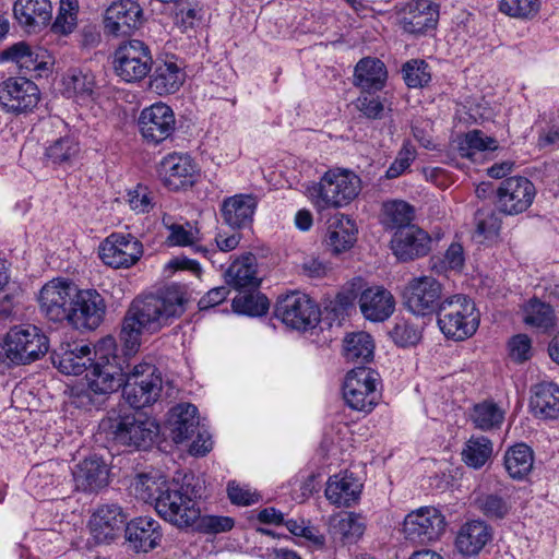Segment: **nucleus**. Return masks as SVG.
Wrapping results in <instances>:
<instances>
[{
	"mask_svg": "<svg viewBox=\"0 0 559 559\" xmlns=\"http://www.w3.org/2000/svg\"><path fill=\"white\" fill-rule=\"evenodd\" d=\"M274 316L292 329L307 330L319 322L320 309L306 294L292 292L278 297Z\"/></svg>",
	"mask_w": 559,
	"mask_h": 559,
	"instance_id": "obj_10",
	"label": "nucleus"
},
{
	"mask_svg": "<svg viewBox=\"0 0 559 559\" xmlns=\"http://www.w3.org/2000/svg\"><path fill=\"white\" fill-rule=\"evenodd\" d=\"M114 71L127 83H136L146 78L153 68L150 46L140 39H128L119 44L114 52Z\"/></svg>",
	"mask_w": 559,
	"mask_h": 559,
	"instance_id": "obj_8",
	"label": "nucleus"
},
{
	"mask_svg": "<svg viewBox=\"0 0 559 559\" xmlns=\"http://www.w3.org/2000/svg\"><path fill=\"white\" fill-rule=\"evenodd\" d=\"M430 263L431 270L437 274H445L448 271L461 272L465 265L463 246L459 242H452L443 257L435 255L430 259Z\"/></svg>",
	"mask_w": 559,
	"mask_h": 559,
	"instance_id": "obj_47",
	"label": "nucleus"
},
{
	"mask_svg": "<svg viewBox=\"0 0 559 559\" xmlns=\"http://www.w3.org/2000/svg\"><path fill=\"white\" fill-rule=\"evenodd\" d=\"M68 92L80 96H91L95 87L94 75L80 69H72L64 78Z\"/></svg>",
	"mask_w": 559,
	"mask_h": 559,
	"instance_id": "obj_54",
	"label": "nucleus"
},
{
	"mask_svg": "<svg viewBox=\"0 0 559 559\" xmlns=\"http://www.w3.org/2000/svg\"><path fill=\"white\" fill-rule=\"evenodd\" d=\"M92 350L87 345H80L76 343L61 345L59 349L51 353V361L64 374L79 376L88 371L93 359L91 357Z\"/></svg>",
	"mask_w": 559,
	"mask_h": 559,
	"instance_id": "obj_29",
	"label": "nucleus"
},
{
	"mask_svg": "<svg viewBox=\"0 0 559 559\" xmlns=\"http://www.w3.org/2000/svg\"><path fill=\"white\" fill-rule=\"evenodd\" d=\"M445 526V518L439 509L421 507L405 516L403 532L407 540L424 545L438 540Z\"/></svg>",
	"mask_w": 559,
	"mask_h": 559,
	"instance_id": "obj_12",
	"label": "nucleus"
},
{
	"mask_svg": "<svg viewBox=\"0 0 559 559\" xmlns=\"http://www.w3.org/2000/svg\"><path fill=\"white\" fill-rule=\"evenodd\" d=\"M189 301L185 286L170 284L150 294L135 298L129 307L121 326L120 337L129 350L140 346L143 330L155 332L180 318Z\"/></svg>",
	"mask_w": 559,
	"mask_h": 559,
	"instance_id": "obj_1",
	"label": "nucleus"
},
{
	"mask_svg": "<svg viewBox=\"0 0 559 559\" xmlns=\"http://www.w3.org/2000/svg\"><path fill=\"white\" fill-rule=\"evenodd\" d=\"M138 124L141 135L147 143L159 144L174 134L176 117L168 105L156 103L141 111Z\"/></svg>",
	"mask_w": 559,
	"mask_h": 559,
	"instance_id": "obj_17",
	"label": "nucleus"
},
{
	"mask_svg": "<svg viewBox=\"0 0 559 559\" xmlns=\"http://www.w3.org/2000/svg\"><path fill=\"white\" fill-rule=\"evenodd\" d=\"M390 336L396 345L402 347L415 345L420 340L419 331L406 321L396 322L390 331Z\"/></svg>",
	"mask_w": 559,
	"mask_h": 559,
	"instance_id": "obj_58",
	"label": "nucleus"
},
{
	"mask_svg": "<svg viewBox=\"0 0 559 559\" xmlns=\"http://www.w3.org/2000/svg\"><path fill=\"white\" fill-rule=\"evenodd\" d=\"M76 285L64 278H53L46 283L38 296L40 312L52 322L68 321Z\"/></svg>",
	"mask_w": 559,
	"mask_h": 559,
	"instance_id": "obj_13",
	"label": "nucleus"
},
{
	"mask_svg": "<svg viewBox=\"0 0 559 559\" xmlns=\"http://www.w3.org/2000/svg\"><path fill=\"white\" fill-rule=\"evenodd\" d=\"M78 12V0H60L59 11L51 24V31L62 35L72 33L76 26Z\"/></svg>",
	"mask_w": 559,
	"mask_h": 559,
	"instance_id": "obj_52",
	"label": "nucleus"
},
{
	"mask_svg": "<svg viewBox=\"0 0 559 559\" xmlns=\"http://www.w3.org/2000/svg\"><path fill=\"white\" fill-rule=\"evenodd\" d=\"M384 224L388 228L400 231L402 228L414 226V207L405 201H391L384 204Z\"/></svg>",
	"mask_w": 559,
	"mask_h": 559,
	"instance_id": "obj_43",
	"label": "nucleus"
},
{
	"mask_svg": "<svg viewBox=\"0 0 559 559\" xmlns=\"http://www.w3.org/2000/svg\"><path fill=\"white\" fill-rule=\"evenodd\" d=\"M267 298L260 293H246L233 299V310L239 314L259 317L269 310Z\"/></svg>",
	"mask_w": 559,
	"mask_h": 559,
	"instance_id": "obj_50",
	"label": "nucleus"
},
{
	"mask_svg": "<svg viewBox=\"0 0 559 559\" xmlns=\"http://www.w3.org/2000/svg\"><path fill=\"white\" fill-rule=\"evenodd\" d=\"M162 388V374L156 366L142 362L126 374L122 396L132 408L141 409L158 400Z\"/></svg>",
	"mask_w": 559,
	"mask_h": 559,
	"instance_id": "obj_7",
	"label": "nucleus"
},
{
	"mask_svg": "<svg viewBox=\"0 0 559 559\" xmlns=\"http://www.w3.org/2000/svg\"><path fill=\"white\" fill-rule=\"evenodd\" d=\"M167 483L150 474H138L131 483L134 497L155 507L157 497L167 487Z\"/></svg>",
	"mask_w": 559,
	"mask_h": 559,
	"instance_id": "obj_45",
	"label": "nucleus"
},
{
	"mask_svg": "<svg viewBox=\"0 0 559 559\" xmlns=\"http://www.w3.org/2000/svg\"><path fill=\"white\" fill-rule=\"evenodd\" d=\"M499 10L511 17L530 19L537 14L539 0H501Z\"/></svg>",
	"mask_w": 559,
	"mask_h": 559,
	"instance_id": "obj_55",
	"label": "nucleus"
},
{
	"mask_svg": "<svg viewBox=\"0 0 559 559\" xmlns=\"http://www.w3.org/2000/svg\"><path fill=\"white\" fill-rule=\"evenodd\" d=\"M105 311V300L97 290L76 287L68 322L76 329L94 330L103 321Z\"/></svg>",
	"mask_w": 559,
	"mask_h": 559,
	"instance_id": "obj_20",
	"label": "nucleus"
},
{
	"mask_svg": "<svg viewBox=\"0 0 559 559\" xmlns=\"http://www.w3.org/2000/svg\"><path fill=\"white\" fill-rule=\"evenodd\" d=\"M39 99L38 86L28 79L9 78L0 83V107L8 114H27Z\"/></svg>",
	"mask_w": 559,
	"mask_h": 559,
	"instance_id": "obj_14",
	"label": "nucleus"
},
{
	"mask_svg": "<svg viewBox=\"0 0 559 559\" xmlns=\"http://www.w3.org/2000/svg\"><path fill=\"white\" fill-rule=\"evenodd\" d=\"M227 495L233 504L251 506L259 501L260 496L251 491L246 486H240L236 481H229L227 485Z\"/></svg>",
	"mask_w": 559,
	"mask_h": 559,
	"instance_id": "obj_61",
	"label": "nucleus"
},
{
	"mask_svg": "<svg viewBox=\"0 0 559 559\" xmlns=\"http://www.w3.org/2000/svg\"><path fill=\"white\" fill-rule=\"evenodd\" d=\"M105 397L100 394L94 393L87 384L86 389L76 392L72 397V404L78 408L92 409L98 408L105 402Z\"/></svg>",
	"mask_w": 559,
	"mask_h": 559,
	"instance_id": "obj_63",
	"label": "nucleus"
},
{
	"mask_svg": "<svg viewBox=\"0 0 559 559\" xmlns=\"http://www.w3.org/2000/svg\"><path fill=\"white\" fill-rule=\"evenodd\" d=\"M171 439L181 443L190 439L200 427L198 408L190 403H180L171 407L168 416Z\"/></svg>",
	"mask_w": 559,
	"mask_h": 559,
	"instance_id": "obj_32",
	"label": "nucleus"
},
{
	"mask_svg": "<svg viewBox=\"0 0 559 559\" xmlns=\"http://www.w3.org/2000/svg\"><path fill=\"white\" fill-rule=\"evenodd\" d=\"M489 459V439L472 437L462 451L463 462L473 468H480Z\"/></svg>",
	"mask_w": 559,
	"mask_h": 559,
	"instance_id": "obj_51",
	"label": "nucleus"
},
{
	"mask_svg": "<svg viewBox=\"0 0 559 559\" xmlns=\"http://www.w3.org/2000/svg\"><path fill=\"white\" fill-rule=\"evenodd\" d=\"M202 483L193 474H185L181 483L168 484L157 497L154 507L157 514L178 528H188L200 519L199 499Z\"/></svg>",
	"mask_w": 559,
	"mask_h": 559,
	"instance_id": "obj_2",
	"label": "nucleus"
},
{
	"mask_svg": "<svg viewBox=\"0 0 559 559\" xmlns=\"http://www.w3.org/2000/svg\"><path fill=\"white\" fill-rule=\"evenodd\" d=\"M440 331L448 338L463 341L471 337L479 325L475 302L464 295L445 298L437 311Z\"/></svg>",
	"mask_w": 559,
	"mask_h": 559,
	"instance_id": "obj_5",
	"label": "nucleus"
},
{
	"mask_svg": "<svg viewBox=\"0 0 559 559\" xmlns=\"http://www.w3.org/2000/svg\"><path fill=\"white\" fill-rule=\"evenodd\" d=\"M258 206V198L253 194H235L224 199L221 214L224 222L233 228H243L251 224Z\"/></svg>",
	"mask_w": 559,
	"mask_h": 559,
	"instance_id": "obj_31",
	"label": "nucleus"
},
{
	"mask_svg": "<svg viewBox=\"0 0 559 559\" xmlns=\"http://www.w3.org/2000/svg\"><path fill=\"white\" fill-rule=\"evenodd\" d=\"M99 428L119 444L148 449L159 432L158 425L143 414L111 411Z\"/></svg>",
	"mask_w": 559,
	"mask_h": 559,
	"instance_id": "obj_3",
	"label": "nucleus"
},
{
	"mask_svg": "<svg viewBox=\"0 0 559 559\" xmlns=\"http://www.w3.org/2000/svg\"><path fill=\"white\" fill-rule=\"evenodd\" d=\"M20 296V287L10 281L8 267L0 261V317L8 319L15 313Z\"/></svg>",
	"mask_w": 559,
	"mask_h": 559,
	"instance_id": "obj_44",
	"label": "nucleus"
},
{
	"mask_svg": "<svg viewBox=\"0 0 559 559\" xmlns=\"http://www.w3.org/2000/svg\"><path fill=\"white\" fill-rule=\"evenodd\" d=\"M127 515L118 504L100 506L90 521L91 532L98 543L114 540L127 525Z\"/></svg>",
	"mask_w": 559,
	"mask_h": 559,
	"instance_id": "obj_24",
	"label": "nucleus"
},
{
	"mask_svg": "<svg viewBox=\"0 0 559 559\" xmlns=\"http://www.w3.org/2000/svg\"><path fill=\"white\" fill-rule=\"evenodd\" d=\"M198 528L206 534L228 532L234 527L235 521L229 516L204 515L198 519Z\"/></svg>",
	"mask_w": 559,
	"mask_h": 559,
	"instance_id": "obj_60",
	"label": "nucleus"
},
{
	"mask_svg": "<svg viewBox=\"0 0 559 559\" xmlns=\"http://www.w3.org/2000/svg\"><path fill=\"white\" fill-rule=\"evenodd\" d=\"M431 238L427 231L414 225L395 231L391 239V249L401 262L425 257L431 250Z\"/></svg>",
	"mask_w": 559,
	"mask_h": 559,
	"instance_id": "obj_23",
	"label": "nucleus"
},
{
	"mask_svg": "<svg viewBox=\"0 0 559 559\" xmlns=\"http://www.w3.org/2000/svg\"><path fill=\"white\" fill-rule=\"evenodd\" d=\"M510 357L516 362H523L532 356V342L526 334H518L509 342Z\"/></svg>",
	"mask_w": 559,
	"mask_h": 559,
	"instance_id": "obj_62",
	"label": "nucleus"
},
{
	"mask_svg": "<svg viewBox=\"0 0 559 559\" xmlns=\"http://www.w3.org/2000/svg\"><path fill=\"white\" fill-rule=\"evenodd\" d=\"M2 348L9 364L28 365L49 350V340L36 325L14 326L7 333Z\"/></svg>",
	"mask_w": 559,
	"mask_h": 559,
	"instance_id": "obj_6",
	"label": "nucleus"
},
{
	"mask_svg": "<svg viewBox=\"0 0 559 559\" xmlns=\"http://www.w3.org/2000/svg\"><path fill=\"white\" fill-rule=\"evenodd\" d=\"M47 50L17 41L0 51V62H13L26 72H40L47 69Z\"/></svg>",
	"mask_w": 559,
	"mask_h": 559,
	"instance_id": "obj_27",
	"label": "nucleus"
},
{
	"mask_svg": "<svg viewBox=\"0 0 559 559\" xmlns=\"http://www.w3.org/2000/svg\"><path fill=\"white\" fill-rule=\"evenodd\" d=\"M488 526L483 521H469L461 526L455 537V549L463 556H476L488 542Z\"/></svg>",
	"mask_w": 559,
	"mask_h": 559,
	"instance_id": "obj_38",
	"label": "nucleus"
},
{
	"mask_svg": "<svg viewBox=\"0 0 559 559\" xmlns=\"http://www.w3.org/2000/svg\"><path fill=\"white\" fill-rule=\"evenodd\" d=\"M366 530V524L359 514L342 512L333 515L329 522V533L334 542L343 546L356 544Z\"/></svg>",
	"mask_w": 559,
	"mask_h": 559,
	"instance_id": "obj_33",
	"label": "nucleus"
},
{
	"mask_svg": "<svg viewBox=\"0 0 559 559\" xmlns=\"http://www.w3.org/2000/svg\"><path fill=\"white\" fill-rule=\"evenodd\" d=\"M358 304L364 318L370 322H384L395 310L394 296L382 286L362 290Z\"/></svg>",
	"mask_w": 559,
	"mask_h": 559,
	"instance_id": "obj_25",
	"label": "nucleus"
},
{
	"mask_svg": "<svg viewBox=\"0 0 559 559\" xmlns=\"http://www.w3.org/2000/svg\"><path fill=\"white\" fill-rule=\"evenodd\" d=\"M143 255L142 242L131 234L114 233L99 246V258L114 269H128Z\"/></svg>",
	"mask_w": 559,
	"mask_h": 559,
	"instance_id": "obj_15",
	"label": "nucleus"
},
{
	"mask_svg": "<svg viewBox=\"0 0 559 559\" xmlns=\"http://www.w3.org/2000/svg\"><path fill=\"white\" fill-rule=\"evenodd\" d=\"M80 152L79 143L70 138L63 136L53 141L46 147V158L55 165L70 164Z\"/></svg>",
	"mask_w": 559,
	"mask_h": 559,
	"instance_id": "obj_49",
	"label": "nucleus"
},
{
	"mask_svg": "<svg viewBox=\"0 0 559 559\" xmlns=\"http://www.w3.org/2000/svg\"><path fill=\"white\" fill-rule=\"evenodd\" d=\"M73 480L76 489L82 491H97L108 485L109 469L99 457L92 456L75 465Z\"/></svg>",
	"mask_w": 559,
	"mask_h": 559,
	"instance_id": "obj_30",
	"label": "nucleus"
},
{
	"mask_svg": "<svg viewBox=\"0 0 559 559\" xmlns=\"http://www.w3.org/2000/svg\"><path fill=\"white\" fill-rule=\"evenodd\" d=\"M361 180L347 169H330L318 183L308 188L309 197L318 211L338 209L349 204L360 192Z\"/></svg>",
	"mask_w": 559,
	"mask_h": 559,
	"instance_id": "obj_4",
	"label": "nucleus"
},
{
	"mask_svg": "<svg viewBox=\"0 0 559 559\" xmlns=\"http://www.w3.org/2000/svg\"><path fill=\"white\" fill-rule=\"evenodd\" d=\"M361 484L353 475L336 474L329 478L325 497L337 507H349L359 499Z\"/></svg>",
	"mask_w": 559,
	"mask_h": 559,
	"instance_id": "obj_37",
	"label": "nucleus"
},
{
	"mask_svg": "<svg viewBox=\"0 0 559 559\" xmlns=\"http://www.w3.org/2000/svg\"><path fill=\"white\" fill-rule=\"evenodd\" d=\"M185 76L176 61L158 62L150 76V90L160 96L174 94L183 84Z\"/></svg>",
	"mask_w": 559,
	"mask_h": 559,
	"instance_id": "obj_34",
	"label": "nucleus"
},
{
	"mask_svg": "<svg viewBox=\"0 0 559 559\" xmlns=\"http://www.w3.org/2000/svg\"><path fill=\"white\" fill-rule=\"evenodd\" d=\"M503 465L511 478L525 479L533 469V450L524 443H518L509 448L503 456Z\"/></svg>",
	"mask_w": 559,
	"mask_h": 559,
	"instance_id": "obj_40",
	"label": "nucleus"
},
{
	"mask_svg": "<svg viewBox=\"0 0 559 559\" xmlns=\"http://www.w3.org/2000/svg\"><path fill=\"white\" fill-rule=\"evenodd\" d=\"M416 150L409 141H405L395 159L385 171V178L395 179L403 175L416 158Z\"/></svg>",
	"mask_w": 559,
	"mask_h": 559,
	"instance_id": "obj_56",
	"label": "nucleus"
},
{
	"mask_svg": "<svg viewBox=\"0 0 559 559\" xmlns=\"http://www.w3.org/2000/svg\"><path fill=\"white\" fill-rule=\"evenodd\" d=\"M126 374L122 373L121 368L112 361L108 355H100L91 364V368L86 373V382L91 390L96 394H100L106 399L112 392L123 386Z\"/></svg>",
	"mask_w": 559,
	"mask_h": 559,
	"instance_id": "obj_22",
	"label": "nucleus"
},
{
	"mask_svg": "<svg viewBox=\"0 0 559 559\" xmlns=\"http://www.w3.org/2000/svg\"><path fill=\"white\" fill-rule=\"evenodd\" d=\"M226 282L236 289L257 288L260 284L255 269L247 261H236L226 271Z\"/></svg>",
	"mask_w": 559,
	"mask_h": 559,
	"instance_id": "obj_46",
	"label": "nucleus"
},
{
	"mask_svg": "<svg viewBox=\"0 0 559 559\" xmlns=\"http://www.w3.org/2000/svg\"><path fill=\"white\" fill-rule=\"evenodd\" d=\"M13 14L28 33L39 32L51 22L52 4L50 0H16Z\"/></svg>",
	"mask_w": 559,
	"mask_h": 559,
	"instance_id": "obj_28",
	"label": "nucleus"
},
{
	"mask_svg": "<svg viewBox=\"0 0 559 559\" xmlns=\"http://www.w3.org/2000/svg\"><path fill=\"white\" fill-rule=\"evenodd\" d=\"M388 72L384 63L377 58H362L354 71V85L362 92H377L383 88Z\"/></svg>",
	"mask_w": 559,
	"mask_h": 559,
	"instance_id": "obj_36",
	"label": "nucleus"
},
{
	"mask_svg": "<svg viewBox=\"0 0 559 559\" xmlns=\"http://www.w3.org/2000/svg\"><path fill=\"white\" fill-rule=\"evenodd\" d=\"M488 140L479 130L468 131L460 142L459 150L462 156L474 159L477 154H483L488 148Z\"/></svg>",
	"mask_w": 559,
	"mask_h": 559,
	"instance_id": "obj_57",
	"label": "nucleus"
},
{
	"mask_svg": "<svg viewBox=\"0 0 559 559\" xmlns=\"http://www.w3.org/2000/svg\"><path fill=\"white\" fill-rule=\"evenodd\" d=\"M402 74L409 88L424 87L431 80L429 64L421 59H412L405 62L402 67Z\"/></svg>",
	"mask_w": 559,
	"mask_h": 559,
	"instance_id": "obj_53",
	"label": "nucleus"
},
{
	"mask_svg": "<svg viewBox=\"0 0 559 559\" xmlns=\"http://www.w3.org/2000/svg\"><path fill=\"white\" fill-rule=\"evenodd\" d=\"M373 342L369 334L353 333L344 340V356L348 361L362 365L373 357Z\"/></svg>",
	"mask_w": 559,
	"mask_h": 559,
	"instance_id": "obj_42",
	"label": "nucleus"
},
{
	"mask_svg": "<svg viewBox=\"0 0 559 559\" xmlns=\"http://www.w3.org/2000/svg\"><path fill=\"white\" fill-rule=\"evenodd\" d=\"M356 107L369 119H381L384 114L383 103L371 92H362L356 100Z\"/></svg>",
	"mask_w": 559,
	"mask_h": 559,
	"instance_id": "obj_59",
	"label": "nucleus"
},
{
	"mask_svg": "<svg viewBox=\"0 0 559 559\" xmlns=\"http://www.w3.org/2000/svg\"><path fill=\"white\" fill-rule=\"evenodd\" d=\"M439 7L429 0L411 1L396 12V21L404 33L421 36L437 27Z\"/></svg>",
	"mask_w": 559,
	"mask_h": 559,
	"instance_id": "obj_18",
	"label": "nucleus"
},
{
	"mask_svg": "<svg viewBox=\"0 0 559 559\" xmlns=\"http://www.w3.org/2000/svg\"><path fill=\"white\" fill-rule=\"evenodd\" d=\"M143 23V10L134 0L114 1L105 12V31L114 35L126 36L139 29Z\"/></svg>",
	"mask_w": 559,
	"mask_h": 559,
	"instance_id": "obj_21",
	"label": "nucleus"
},
{
	"mask_svg": "<svg viewBox=\"0 0 559 559\" xmlns=\"http://www.w3.org/2000/svg\"><path fill=\"white\" fill-rule=\"evenodd\" d=\"M202 17V10L198 3L182 5L176 13L177 23L185 29L194 26L195 22Z\"/></svg>",
	"mask_w": 559,
	"mask_h": 559,
	"instance_id": "obj_64",
	"label": "nucleus"
},
{
	"mask_svg": "<svg viewBox=\"0 0 559 559\" xmlns=\"http://www.w3.org/2000/svg\"><path fill=\"white\" fill-rule=\"evenodd\" d=\"M356 233L354 222L345 216H334L328 226L324 243L334 254H340L349 250L356 242Z\"/></svg>",
	"mask_w": 559,
	"mask_h": 559,
	"instance_id": "obj_35",
	"label": "nucleus"
},
{
	"mask_svg": "<svg viewBox=\"0 0 559 559\" xmlns=\"http://www.w3.org/2000/svg\"><path fill=\"white\" fill-rule=\"evenodd\" d=\"M535 194V187L527 178L509 177L497 188L496 206L501 213L516 215L525 212L532 205Z\"/></svg>",
	"mask_w": 559,
	"mask_h": 559,
	"instance_id": "obj_16",
	"label": "nucleus"
},
{
	"mask_svg": "<svg viewBox=\"0 0 559 559\" xmlns=\"http://www.w3.org/2000/svg\"><path fill=\"white\" fill-rule=\"evenodd\" d=\"M523 322L534 329L548 331L556 325L557 317L554 308L538 298H531L522 307Z\"/></svg>",
	"mask_w": 559,
	"mask_h": 559,
	"instance_id": "obj_41",
	"label": "nucleus"
},
{
	"mask_svg": "<svg viewBox=\"0 0 559 559\" xmlns=\"http://www.w3.org/2000/svg\"><path fill=\"white\" fill-rule=\"evenodd\" d=\"M442 285L432 276L411 278L403 290V305L417 317L432 314L439 310Z\"/></svg>",
	"mask_w": 559,
	"mask_h": 559,
	"instance_id": "obj_11",
	"label": "nucleus"
},
{
	"mask_svg": "<svg viewBox=\"0 0 559 559\" xmlns=\"http://www.w3.org/2000/svg\"><path fill=\"white\" fill-rule=\"evenodd\" d=\"M124 536L133 550L147 552L158 546L163 534L156 520L139 516L127 523Z\"/></svg>",
	"mask_w": 559,
	"mask_h": 559,
	"instance_id": "obj_26",
	"label": "nucleus"
},
{
	"mask_svg": "<svg viewBox=\"0 0 559 559\" xmlns=\"http://www.w3.org/2000/svg\"><path fill=\"white\" fill-rule=\"evenodd\" d=\"M530 407L536 417L556 419L559 417V386L551 382L534 386Z\"/></svg>",
	"mask_w": 559,
	"mask_h": 559,
	"instance_id": "obj_39",
	"label": "nucleus"
},
{
	"mask_svg": "<svg viewBox=\"0 0 559 559\" xmlns=\"http://www.w3.org/2000/svg\"><path fill=\"white\" fill-rule=\"evenodd\" d=\"M169 230L170 234L167 240L170 245L191 246L195 252L201 253L203 257H207V254L216 252L213 249H209L206 246L197 243L199 240V230L193 228L190 224H174L169 227Z\"/></svg>",
	"mask_w": 559,
	"mask_h": 559,
	"instance_id": "obj_48",
	"label": "nucleus"
},
{
	"mask_svg": "<svg viewBox=\"0 0 559 559\" xmlns=\"http://www.w3.org/2000/svg\"><path fill=\"white\" fill-rule=\"evenodd\" d=\"M198 166L190 155L170 153L163 157L157 166L160 181L171 191L192 187L198 177Z\"/></svg>",
	"mask_w": 559,
	"mask_h": 559,
	"instance_id": "obj_19",
	"label": "nucleus"
},
{
	"mask_svg": "<svg viewBox=\"0 0 559 559\" xmlns=\"http://www.w3.org/2000/svg\"><path fill=\"white\" fill-rule=\"evenodd\" d=\"M379 373L370 368L357 366L347 372L343 384L345 403L354 411L369 413L378 404Z\"/></svg>",
	"mask_w": 559,
	"mask_h": 559,
	"instance_id": "obj_9",
	"label": "nucleus"
}]
</instances>
